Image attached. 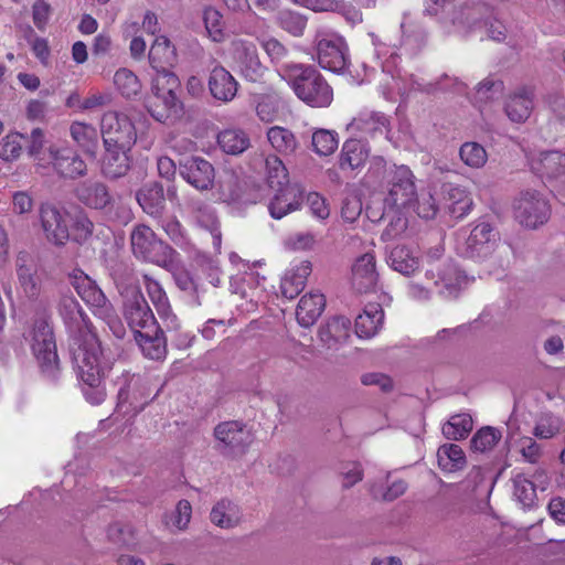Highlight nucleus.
Listing matches in <instances>:
<instances>
[{"instance_id":"f257e3e1","label":"nucleus","mask_w":565,"mask_h":565,"mask_svg":"<svg viewBox=\"0 0 565 565\" xmlns=\"http://www.w3.org/2000/svg\"><path fill=\"white\" fill-rule=\"evenodd\" d=\"M40 375L51 384H57L62 366L57 354L56 339L51 313L46 309L36 311L24 333Z\"/></svg>"},{"instance_id":"f03ea898","label":"nucleus","mask_w":565,"mask_h":565,"mask_svg":"<svg viewBox=\"0 0 565 565\" xmlns=\"http://www.w3.org/2000/svg\"><path fill=\"white\" fill-rule=\"evenodd\" d=\"M58 313L68 334V353L71 360H78L87 352L103 349L94 332L93 323L79 302L72 295H62Z\"/></svg>"},{"instance_id":"7ed1b4c3","label":"nucleus","mask_w":565,"mask_h":565,"mask_svg":"<svg viewBox=\"0 0 565 565\" xmlns=\"http://www.w3.org/2000/svg\"><path fill=\"white\" fill-rule=\"evenodd\" d=\"M281 72L296 96L308 106L322 108L332 103V87L313 65L290 63Z\"/></svg>"},{"instance_id":"20e7f679","label":"nucleus","mask_w":565,"mask_h":565,"mask_svg":"<svg viewBox=\"0 0 565 565\" xmlns=\"http://www.w3.org/2000/svg\"><path fill=\"white\" fill-rule=\"evenodd\" d=\"M130 245L132 254L138 259L172 270L178 253L161 239L150 226L146 224L136 225L130 233Z\"/></svg>"},{"instance_id":"39448f33","label":"nucleus","mask_w":565,"mask_h":565,"mask_svg":"<svg viewBox=\"0 0 565 565\" xmlns=\"http://www.w3.org/2000/svg\"><path fill=\"white\" fill-rule=\"evenodd\" d=\"M81 381L86 385L84 395L93 405H99L106 397L105 388L100 386L105 372L110 369L103 349L87 352L78 360H71Z\"/></svg>"},{"instance_id":"423d86ee","label":"nucleus","mask_w":565,"mask_h":565,"mask_svg":"<svg viewBox=\"0 0 565 565\" xmlns=\"http://www.w3.org/2000/svg\"><path fill=\"white\" fill-rule=\"evenodd\" d=\"M500 234L489 222L482 221L473 226L465 241L457 246L458 254L475 262L490 257L498 247Z\"/></svg>"},{"instance_id":"0eeeda50","label":"nucleus","mask_w":565,"mask_h":565,"mask_svg":"<svg viewBox=\"0 0 565 565\" xmlns=\"http://www.w3.org/2000/svg\"><path fill=\"white\" fill-rule=\"evenodd\" d=\"M217 449L224 456H243L254 441V435L247 425L238 420L220 423L214 428Z\"/></svg>"},{"instance_id":"6e6552de","label":"nucleus","mask_w":565,"mask_h":565,"mask_svg":"<svg viewBox=\"0 0 565 565\" xmlns=\"http://www.w3.org/2000/svg\"><path fill=\"white\" fill-rule=\"evenodd\" d=\"M104 146L131 149L137 140V132L131 119L122 113L107 111L100 120Z\"/></svg>"},{"instance_id":"1a4fd4ad","label":"nucleus","mask_w":565,"mask_h":565,"mask_svg":"<svg viewBox=\"0 0 565 565\" xmlns=\"http://www.w3.org/2000/svg\"><path fill=\"white\" fill-rule=\"evenodd\" d=\"M319 65L335 74H343L350 64L349 47L339 34H326L316 39Z\"/></svg>"},{"instance_id":"9d476101","label":"nucleus","mask_w":565,"mask_h":565,"mask_svg":"<svg viewBox=\"0 0 565 565\" xmlns=\"http://www.w3.org/2000/svg\"><path fill=\"white\" fill-rule=\"evenodd\" d=\"M551 207L547 200L536 190L522 191L514 202V215L519 223L536 228L550 218Z\"/></svg>"},{"instance_id":"9b49d317","label":"nucleus","mask_w":565,"mask_h":565,"mask_svg":"<svg viewBox=\"0 0 565 565\" xmlns=\"http://www.w3.org/2000/svg\"><path fill=\"white\" fill-rule=\"evenodd\" d=\"M122 315L135 333L138 329H149L157 322L151 308L138 287L126 289L122 301Z\"/></svg>"},{"instance_id":"f8f14e48","label":"nucleus","mask_w":565,"mask_h":565,"mask_svg":"<svg viewBox=\"0 0 565 565\" xmlns=\"http://www.w3.org/2000/svg\"><path fill=\"white\" fill-rule=\"evenodd\" d=\"M178 169L180 175L199 191L211 190L214 185V166L202 157H184L179 160Z\"/></svg>"},{"instance_id":"ddd939ff","label":"nucleus","mask_w":565,"mask_h":565,"mask_svg":"<svg viewBox=\"0 0 565 565\" xmlns=\"http://www.w3.org/2000/svg\"><path fill=\"white\" fill-rule=\"evenodd\" d=\"M387 200L401 207H411L416 198V185L411 169L406 166L394 167L388 174Z\"/></svg>"},{"instance_id":"4468645a","label":"nucleus","mask_w":565,"mask_h":565,"mask_svg":"<svg viewBox=\"0 0 565 565\" xmlns=\"http://www.w3.org/2000/svg\"><path fill=\"white\" fill-rule=\"evenodd\" d=\"M73 194L78 202L93 210L108 211L115 203L108 185L97 180H85L77 183Z\"/></svg>"},{"instance_id":"2eb2a0df","label":"nucleus","mask_w":565,"mask_h":565,"mask_svg":"<svg viewBox=\"0 0 565 565\" xmlns=\"http://www.w3.org/2000/svg\"><path fill=\"white\" fill-rule=\"evenodd\" d=\"M41 226L47 241L56 246H63L70 238L65 213L51 203L40 207Z\"/></svg>"},{"instance_id":"dca6fc26","label":"nucleus","mask_w":565,"mask_h":565,"mask_svg":"<svg viewBox=\"0 0 565 565\" xmlns=\"http://www.w3.org/2000/svg\"><path fill=\"white\" fill-rule=\"evenodd\" d=\"M532 170L565 192V153L558 150L544 151L532 163Z\"/></svg>"},{"instance_id":"f3484780","label":"nucleus","mask_w":565,"mask_h":565,"mask_svg":"<svg viewBox=\"0 0 565 565\" xmlns=\"http://www.w3.org/2000/svg\"><path fill=\"white\" fill-rule=\"evenodd\" d=\"M54 171L63 179L77 180L87 175L88 169L83 158L73 149H50Z\"/></svg>"},{"instance_id":"a211bd4d","label":"nucleus","mask_w":565,"mask_h":565,"mask_svg":"<svg viewBox=\"0 0 565 565\" xmlns=\"http://www.w3.org/2000/svg\"><path fill=\"white\" fill-rule=\"evenodd\" d=\"M305 201V191L297 184H286V186L276 189V193L269 201L268 211L273 218L280 220L284 216L298 211Z\"/></svg>"},{"instance_id":"6ab92c4d","label":"nucleus","mask_w":565,"mask_h":565,"mask_svg":"<svg viewBox=\"0 0 565 565\" xmlns=\"http://www.w3.org/2000/svg\"><path fill=\"white\" fill-rule=\"evenodd\" d=\"M71 284L78 296L90 307L95 316H98L104 309L111 306V302L97 284L83 271L71 276Z\"/></svg>"},{"instance_id":"aec40b11","label":"nucleus","mask_w":565,"mask_h":565,"mask_svg":"<svg viewBox=\"0 0 565 565\" xmlns=\"http://www.w3.org/2000/svg\"><path fill=\"white\" fill-rule=\"evenodd\" d=\"M379 281L375 257L365 253L354 262L352 266L351 284L353 289L360 294L375 291Z\"/></svg>"},{"instance_id":"412c9836","label":"nucleus","mask_w":565,"mask_h":565,"mask_svg":"<svg viewBox=\"0 0 565 565\" xmlns=\"http://www.w3.org/2000/svg\"><path fill=\"white\" fill-rule=\"evenodd\" d=\"M15 270L20 287L29 299H36L40 295L41 287L38 279V264L34 256L21 250L17 255Z\"/></svg>"},{"instance_id":"4be33fe9","label":"nucleus","mask_w":565,"mask_h":565,"mask_svg":"<svg viewBox=\"0 0 565 565\" xmlns=\"http://www.w3.org/2000/svg\"><path fill=\"white\" fill-rule=\"evenodd\" d=\"M153 98L148 100L147 109L151 117L162 124L179 118L183 114L180 94L152 92Z\"/></svg>"},{"instance_id":"5701e85b","label":"nucleus","mask_w":565,"mask_h":565,"mask_svg":"<svg viewBox=\"0 0 565 565\" xmlns=\"http://www.w3.org/2000/svg\"><path fill=\"white\" fill-rule=\"evenodd\" d=\"M134 338L146 358L156 361L166 358L167 338L158 322L153 323L152 328L138 329V331L134 333Z\"/></svg>"},{"instance_id":"b1692460","label":"nucleus","mask_w":565,"mask_h":565,"mask_svg":"<svg viewBox=\"0 0 565 565\" xmlns=\"http://www.w3.org/2000/svg\"><path fill=\"white\" fill-rule=\"evenodd\" d=\"M136 200L142 211L153 218L162 217L166 196L162 183L149 181L136 192Z\"/></svg>"},{"instance_id":"393cba45","label":"nucleus","mask_w":565,"mask_h":565,"mask_svg":"<svg viewBox=\"0 0 565 565\" xmlns=\"http://www.w3.org/2000/svg\"><path fill=\"white\" fill-rule=\"evenodd\" d=\"M207 86L215 99L226 103L235 97L238 84L227 70L216 65L210 72Z\"/></svg>"},{"instance_id":"a878e982","label":"nucleus","mask_w":565,"mask_h":565,"mask_svg":"<svg viewBox=\"0 0 565 565\" xmlns=\"http://www.w3.org/2000/svg\"><path fill=\"white\" fill-rule=\"evenodd\" d=\"M534 89L531 87L518 88L505 104V114L514 122H524L533 110Z\"/></svg>"},{"instance_id":"bb28decb","label":"nucleus","mask_w":565,"mask_h":565,"mask_svg":"<svg viewBox=\"0 0 565 565\" xmlns=\"http://www.w3.org/2000/svg\"><path fill=\"white\" fill-rule=\"evenodd\" d=\"M105 147V153L102 158V173L107 179L116 180L127 174L130 169V149H119L117 147Z\"/></svg>"},{"instance_id":"cd10ccee","label":"nucleus","mask_w":565,"mask_h":565,"mask_svg":"<svg viewBox=\"0 0 565 565\" xmlns=\"http://www.w3.org/2000/svg\"><path fill=\"white\" fill-rule=\"evenodd\" d=\"M367 143L361 139L350 138L344 141L339 156V168L353 171L363 167L369 158Z\"/></svg>"},{"instance_id":"c85d7f7f","label":"nucleus","mask_w":565,"mask_h":565,"mask_svg":"<svg viewBox=\"0 0 565 565\" xmlns=\"http://www.w3.org/2000/svg\"><path fill=\"white\" fill-rule=\"evenodd\" d=\"M236 61L242 75L249 82L263 78L266 67L262 64L257 50L253 44H242L236 49Z\"/></svg>"},{"instance_id":"c756f323","label":"nucleus","mask_w":565,"mask_h":565,"mask_svg":"<svg viewBox=\"0 0 565 565\" xmlns=\"http://www.w3.org/2000/svg\"><path fill=\"white\" fill-rule=\"evenodd\" d=\"M326 308V298L320 292H309L301 297L296 318L301 327L309 328L316 323Z\"/></svg>"},{"instance_id":"7c9ffc66","label":"nucleus","mask_w":565,"mask_h":565,"mask_svg":"<svg viewBox=\"0 0 565 565\" xmlns=\"http://www.w3.org/2000/svg\"><path fill=\"white\" fill-rule=\"evenodd\" d=\"M148 57L153 70L170 68L177 63V49L167 36L159 35L152 43Z\"/></svg>"},{"instance_id":"2f4dec72","label":"nucleus","mask_w":565,"mask_h":565,"mask_svg":"<svg viewBox=\"0 0 565 565\" xmlns=\"http://www.w3.org/2000/svg\"><path fill=\"white\" fill-rule=\"evenodd\" d=\"M143 284L160 318L166 321H170V323L175 328L178 326L177 317L172 313L169 298L162 286L158 280L148 275H143Z\"/></svg>"},{"instance_id":"473e14b6","label":"nucleus","mask_w":565,"mask_h":565,"mask_svg":"<svg viewBox=\"0 0 565 565\" xmlns=\"http://www.w3.org/2000/svg\"><path fill=\"white\" fill-rule=\"evenodd\" d=\"M220 149L231 156L242 154L250 147L248 134L237 127L226 128L217 134L216 138Z\"/></svg>"},{"instance_id":"72a5a7b5","label":"nucleus","mask_w":565,"mask_h":565,"mask_svg":"<svg viewBox=\"0 0 565 565\" xmlns=\"http://www.w3.org/2000/svg\"><path fill=\"white\" fill-rule=\"evenodd\" d=\"M172 276L177 287L184 294L191 307H200L204 302L203 290L194 276L184 267H173Z\"/></svg>"},{"instance_id":"f704fd0d","label":"nucleus","mask_w":565,"mask_h":565,"mask_svg":"<svg viewBox=\"0 0 565 565\" xmlns=\"http://www.w3.org/2000/svg\"><path fill=\"white\" fill-rule=\"evenodd\" d=\"M384 311L379 303H370L355 319V332L360 338H371L381 328Z\"/></svg>"},{"instance_id":"c9c22d12","label":"nucleus","mask_w":565,"mask_h":565,"mask_svg":"<svg viewBox=\"0 0 565 565\" xmlns=\"http://www.w3.org/2000/svg\"><path fill=\"white\" fill-rule=\"evenodd\" d=\"M311 273V263L302 262L295 270L287 273L281 279V295L287 299L296 298L306 287L307 278Z\"/></svg>"},{"instance_id":"e433bc0d","label":"nucleus","mask_w":565,"mask_h":565,"mask_svg":"<svg viewBox=\"0 0 565 565\" xmlns=\"http://www.w3.org/2000/svg\"><path fill=\"white\" fill-rule=\"evenodd\" d=\"M210 520L221 529H232L239 523L241 512L233 501L224 498L213 505Z\"/></svg>"},{"instance_id":"4c0bfd02","label":"nucleus","mask_w":565,"mask_h":565,"mask_svg":"<svg viewBox=\"0 0 565 565\" xmlns=\"http://www.w3.org/2000/svg\"><path fill=\"white\" fill-rule=\"evenodd\" d=\"M71 136L84 152L92 159H96L98 150V132L95 127L83 122H73Z\"/></svg>"},{"instance_id":"58836bf2","label":"nucleus","mask_w":565,"mask_h":565,"mask_svg":"<svg viewBox=\"0 0 565 565\" xmlns=\"http://www.w3.org/2000/svg\"><path fill=\"white\" fill-rule=\"evenodd\" d=\"M267 138L273 148L284 156L295 154L299 148V142L294 132L285 127H270L267 131Z\"/></svg>"},{"instance_id":"ea45409f","label":"nucleus","mask_w":565,"mask_h":565,"mask_svg":"<svg viewBox=\"0 0 565 565\" xmlns=\"http://www.w3.org/2000/svg\"><path fill=\"white\" fill-rule=\"evenodd\" d=\"M438 466L446 472L463 469L467 463L462 448L456 444H445L437 451Z\"/></svg>"},{"instance_id":"a19ab883","label":"nucleus","mask_w":565,"mask_h":565,"mask_svg":"<svg viewBox=\"0 0 565 565\" xmlns=\"http://www.w3.org/2000/svg\"><path fill=\"white\" fill-rule=\"evenodd\" d=\"M388 264L395 271L404 276L414 274L419 267L418 258L406 246L394 247L390 253Z\"/></svg>"},{"instance_id":"79ce46f5","label":"nucleus","mask_w":565,"mask_h":565,"mask_svg":"<svg viewBox=\"0 0 565 565\" xmlns=\"http://www.w3.org/2000/svg\"><path fill=\"white\" fill-rule=\"evenodd\" d=\"M503 469L499 470L494 477L491 478L488 486H486V481L488 479V473L490 472L488 469L482 468L481 466H473L467 476L468 487L471 488V491L476 494H486L490 495L498 479L501 477Z\"/></svg>"},{"instance_id":"37998d69","label":"nucleus","mask_w":565,"mask_h":565,"mask_svg":"<svg viewBox=\"0 0 565 565\" xmlns=\"http://www.w3.org/2000/svg\"><path fill=\"white\" fill-rule=\"evenodd\" d=\"M473 420L469 414H456L443 425V435L450 440L465 439L472 430Z\"/></svg>"},{"instance_id":"c03bdc74","label":"nucleus","mask_w":565,"mask_h":565,"mask_svg":"<svg viewBox=\"0 0 565 565\" xmlns=\"http://www.w3.org/2000/svg\"><path fill=\"white\" fill-rule=\"evenodd\" d=\"M276 23L280 29L292 36H302L307 28L308 18L299 12L284 9L277 13Z\"/></svg>"},{"instance_id":"a18cd8bd","label":"nucleus","mask_w":565,"mask_h":565,"mask_svg":"<svg viewBox=\"0 0 565 565\" xmlns=\"http://www.w3.org/2000/svg\"><path fill=\"white\" fill-rule=\"evenodd\" d=\"M502 438L501 430L491 426H484L477 430L470 440V449L473 452H487Z\"/></svg>"},{"instance_id":"49530a36","label":"nucleus","mask_w":565,"mask_h":565,"mask_svg":"<svg viewBox=\"0 0 565 565\" xmlns=\"http://www.w3.org/2000/svg\"><path fill=\"white\" fill-rule=\"evenodd\" d=\"M265 166L267 183L271 189H280L286 186V184H291L288 179V171L280 158L275 154L268 156Z\"/></svg>"},{"instance_id":"de8ad7c7","label":"nucleus","mask_w":565,"mask_h":565,"mask_svg":"<svg viewBox=\"0 0 565 565\" xmlns=\"http://www.w3.org/2000/svg\"><path fill=\"white\" fill-rule=\"evenodd\" d=\"M311 145L313 151L319 156L332 154L339 145L337 131L328 129H317L312 132Z\"/></svg>"},{"instance_id":"09e8293b","label":"nucleus","mask_w":565,"mask_h":565,"mask_svg":"<svg viewBox=\"0 0 565 565\" xmlns=\"http://www.w3.org/2000/svg\"><path fill=\"white\" fill-rule=\"evenodd\" d=\"M107 539L117 548H131L136 544L132 527L129 524L115 522L107 527Z\"/></svg>"},{"instance_id":"8fccbe9b","label":"nucleus","mask_w":565,"mask_h":565,"mask_svg":"<svg viewBox=\"0 0 565 565\" xmlns=\"http://www.w3.org/2000/svg\"><path fill=\"white\" fill-rule=\"evenodd\" d=\"M354 124L362 132L371 137L387 135L390 131V120L381 113H373L366 118H359Z\"/></svg>"},{"instance_id":"3c124183","label":"nucleus","mask_w":565,"mask_h":565,"mask_svg":"<svg viewBox=\"0 0 565 565\" xmlns=\"http://www.w3.org/2000/svg\"><path fill=\"white\" fill-rule=\"evenodd\" d=\"M114 84L126 98L137 96L141 90L138 77L128 68H119L114 75Z\"/></svg>"},{"instance_id":"603ef678","label":"nucleus","mask_w":565,"mask_h":565,"mask_svg":"<svg viewBox=\"0 0 565 565\" xmlns=\"http://www.w3.org/2000/svg\"><path fill=\"white\" fill-rule=\"evenodd\" d=\"M156 72L157 75L153 77L151 85L152 92H161L162 94H180L182 92L181 82L173 72L169 68L156 70Z\"/></svg>"},{"instance_id":"864d4df0","label":"nucleus","mask_w":565,"mask_h":565,"mask_svg":"<svg viewBox=\"0 0 565 565\" xmlns=\"http://www.w3.org/2000/svg\"><path fill=\"white\" fill-rule=\"evenodd\" d=\"M514 495L524 508H532L536 500L535 484L522 473L513 478Z\"/></svg>"},{"instance_id":"5fc2aeb1","label":"nucleus","mask_w":565,"mask_h":565,"mask_svg":"<svg viewBox=\"0 0 565 565\" xmlns=\"http://www.w3.org/2000/svg\"><path fill=\"white\" fill-rule=\"evenodd\" d=\"M460 159L470 168H481L488 160L486 149L478 142H465L459 149Z\"/></svg>"},{"instance_id":"6e6d98bb","label":"nucleus","mask_w":565,"mask_h":565,"mask_svg":"<svg viewBox=\"0 0 565 565\" xmlns=\"http://www.w3.org/2000/svg\"><path fill=\"white\" fill-rule=\"evenodd\" d=\"M503 90V82L489 76L478 84L476 89V99L479 103H488L501 97Z\"/></svg>"},{"instance_id":"4d7b16f0","label":"nucleus","mask_w":565,"mask_h":565,"mask_svg":"<svg viewBox=\"0 0 565 565\" xmlns=\"http://www.w3.org/2000/svg\"><path fill=\"white\" fill-rule=\"evenodd\" d=\"M452 9L454 0H426L424 3V14L436 18L441 23H454Z\"/></svg>"},{"instance_id":"13d9d810","label":"nucleus","mask_w":565,"mask_h":565,"mask_svg":"<svg viewBox=\"0 0 565 565\" xmlns=\"http://www.w3.org/2000/svg\"><path fill=\"white\" fill-rule=\"evenodd\" d=\"M559 430L561 419L551 413H546L539 418L533 435L541 439H548L557 435Z\"/></svg>"},{"instance_id":"bf43d9fd","label":"nucleus","mask_w":565,"mask_h":565,"mask_svg":"<svg viewBox=\"0 0 565 565\" xmlns=\"http://www.w3.org/2000/svg\"><path fill=\"white\" fill-rule=\"evenodd\" d=\"M203 20L210 38L214 42H221L224 39L222 14L216 9L210 7L203 12Z\"/></svg>"},{"instance_id":"052dcab7","label":"nucleus","mask_w":565,"mask_h":565,"mask_svg":"<svg viewBox=\"0 0 565 565\" xmlns=\"http://www.w3.org/2000/svg\"><path fill=\"white\" fill-rule=\"evenodd\" d=\"M161 226L174 245L181 248L189 245L186 232L175 216L164 218Z\"/></svg>"},{"instance_id":"680f3d73","label":"nucleus","mask_w":565,"mask_h":565,"mask_svg":"<svg viewBox=\"0 0 565 565\" xmlns=\"http://www.w3.org/2000/svg\"><path fill=\"white\" fill-rule=\"evenodd\" d=\"M416 212L419 217L431 220L436 216L441 206L440 200H437L430 192L423 193L420 199L415 198ZM413 204L412 206H414Z\"/></svg>"},{"instance_id":"e2e57ef3","label":"nucleus","mask_w":565,"mask_h":565,"mask_svg":"<svg viewBox=\"0 0 565 565\" xmlns=\"http://www.w3.org/2000/svg\"><path fill=\"white\" fill-rule=\"evenodd\" d=\"M21 139L28 140L22 134L8 135L0 143V157L4 160L17 159L22 150Z\"/></svg>"},{"instance_id":"0e129e2a","label":"nucleus","mask_w":565,"mask_h":565,"mask_svg":"<svg viewBox=\"0 0 565 565\" xmlns=\"http://www.w3.org/2000/svg\"><path fill=\"white\" fill-rule=\"evenodd\" d=\"M439 195L441 196L440 203L444 209L469 196L463 188L451 182H444L440 185Z\"/></svg>"},{"instance_id":"69168bd1","label":"nucleus","mask_w":565,"mask_h":565,"mask_svg":"<svg viewBox=\"0 0 565 565\" xmlns=\"http://www.w3.org/2000/svg\"><path fill=\"white\" fill-rule=\"evenodd\" d=\"M220 194L227 202H234L241 198L242 189L237 175L230 173L220 181Z\"/></svg>"},{"instance_id":"338daca9","label":"nucleus","mask_w":565,"mask_h":565,"mask_svg":"<svg viewBox=\"0 0 565 565\" xmlns=\"http://www.w3.org/2000/svg\"><path fill=\"white\" fill-rule=\"evenodd\" d=\"M96 317L102 319L109 327L110 331L117 339L125 338L126 328L120 318L118 317L113 305L109 306L107 309H104V311H102Z\"/></svg>"},{"instance_id":"774afa93","label":"nucleus","mask_w":565,"mask_h":565,"mask_svg":"<svg viewBox=\"0 0 565 565\" xmlns=\"http://www.w3.org/2000/svg\"><path fill=\"white\" fill-rule=\"evenodd\" d=\"M111 277L117 286H132L137 279L134 269L126 263L119 262L111 267Z\"/></svg>"}]
</instances>
